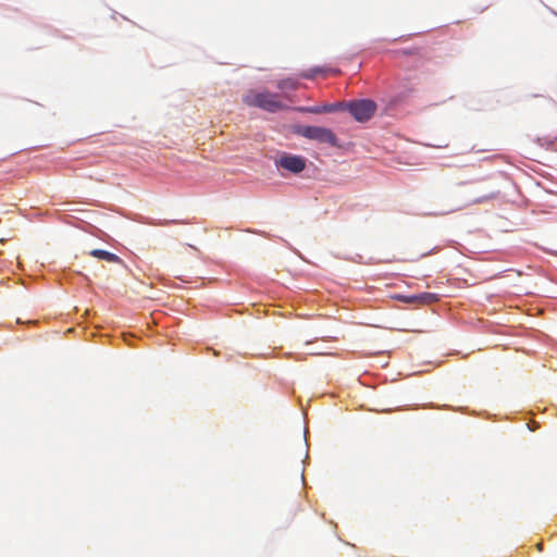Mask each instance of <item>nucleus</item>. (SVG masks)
<instances>
[{"instance_id": "f257e3e1", "label": "nucleus", "mask_w": 557, "mask_h": 557, "mask_svg": "<svg viewBox=\"0 0 557 557\" xmlns=\"http://www.w3.org/2000/svg\"><path fill=\"white\" fill-rule=\"evenodd\" d=\"M245 104L259 108L261 110L275 113L287 109V106L281 100L277 94L268 90H249L243 98Z\"/></svg>"}, {"instance_id": "f03ea898", "label": "nucleus", "mask_w": 557, "mask_h": 557, "mask_svg": "<svg viewBox=\"0 0 557 557\" xmlns=\"http://www.w3.org/2000/svg\"><path fill=\"white\" fill-rule=\"evenodd\" d=\"M300 135L304 137L315 140L320 144H329L333 147H338V140L334 132L330 128L322 126H305L300 129Z\"/></svg>"}, {"instance_id": "7ed1b4c3", "label": "nucleus", "mask_w": 557, "mask_h": 557, "mask_svg": "<svg viewBox=\"0 0 557 557\" xmlns=\"http://www.w3.org/2000/svg\"><path fill=\"white\" fill-rule=\"evenodd\" d=\"M347 109L358 122H366L375 113L376 104L372 100L362 99L349 102Z\"/></svg>"}, {"instance_id": "20e7f679", "label": "nucleus", "mask_w": 557, "mask_h": 557, "mask_svg": "<svg viewBox=\"0 0 557 557\" xmlns=\"http://www.w3.org/2000/svg\"><path fill=\"white\" fill-rule=\"evenodd\" d=\"M276 165L292 173H300L306 168V160L300 156L283 154L276 160Z\"/></svg>"}, {"instance_id": "39448f33", "label": "nucleus", "mask_w": 557, "mask_h": 557, "mask_svg": "<svg viewBox=\"0 0 557 557\" xmlns=\"http://www.w3.org/2000/svg\"><path fill=\"white\" fill-rule=\"evenodd\" d=\"M89 255L109 263H122V260L119 256L103 249H94L89 252Z\"/></svg>"}, {"instance_id": "423d86ee", "label": "nucleus", "mask_w": 557, "mask_h": 557, "mask_svg": "<svg viewBox=\"0 0 557 557\" xmlns=\"http://www.w3.org/2000/svg\"><path fill=\"white\" fill-rule=\"evenodd\" d=\"M336 108H337V104H324V106H314V107H300L297 110L300 112H306V113L320 114V113L333 112L336 110Z\"/></svg>"}, {"instance_id": "0eeeda50", "label": "nucleus", "mask_w": 557, "mask_h": 557, "mask_svg": "<svg viewBox=\"0 0 557 557\" xmlns=\"http://www.w3.org/2000/svg\"><path fill=\"white\" fill-rule=\"evenodd\" d=\"M277 88L283 91L284 96L286 97V91L288 90H296L299 88V83L297 79L288 77L283 78L277 82L276 84Z\"/></svg>"}, {"instance_id": "6e6552de", "label": "nucleus", "mask_w": 557, "mask_h": 557, "mask_svg": "<svg viewBox=\"0 0 557 557\" xmlns=\"http://www.w3.org/2000/svg\"><path fill=\"white\" fill-rule=\"evenodd\" d=\"M414 298H419L420 304L429 305L436 302L438 300V295L433 293H422L419 295H414Z\"/></svg>"}, {"instance_id": "1a4fd4ad", "label": "nucleus", "mask_w": 557, "mask_h": 557, "mask_svg": "<svg viewBox=\"0 0 557 557\" xmlns=\"http://www.w3.org/2000/svg\"><path fill=\"white\" fill-rule=\"evenodd\" d=\"M325 72H329V70H325L323 67H314V69H311V70H309L307 72H302L300 74V77L307 78V79H312L315 75L321 74V73H325Z\"/></svg>"}, {"instance_id": "9d476101", "label": "nucleus", "mask_w": 557, "mask_h": 557, "mask_svg": "<svg viewBox=\"0 0 557 557\" xmlns=\"http://www.w3.org/2000/svg\"><path fill=\"white\" fill-rule=\"evenodd\" d=\"M403 301L405 302H419V298H414V296H405L403 297Z\"/></svg>"}, {"instance_id": "9b49d317", "label": "nucleus", "mask_w": 557, "mask_h": 557, "mask_svg": "<svg viewBox=\"0 0 557 557\" xmlns=\"http://www.w3.org/2000/svg\"><path fill=\"white\" fill-rule=\"evenodd\" d=\"M537 548H539V550H542V548H543V544H542V543H539V544H537Z\"/></svg>"}, {"instance_id": "f8f14e48", "label": "nucleus", "mask_w": 557, "mask_h": 557, "mask_svg": "<svg viewBox=\"0 0 557 557\" xmlns=\"http://www.w3.org/2000/svg\"><path fill=\"white\" fill-rule=\"evenodd\" d=\"M332 72H333L334 74H338V73H339V71H338V70H334V71H332Z\"/></svg>"}]
</instances>
